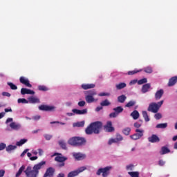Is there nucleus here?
<instances>
[{
	"mask_svg": "<svg viewBox=\"0 0 177 177\" xmlns=\"http://www.w3.org/2000/svg\"><path fill=\"white\" fill-rule=\"evenodd\" d=\"M102 128V122H95L90 124V127H88L86 129V133L87 135H92V133H99L100 132V129Z\"/></svg>",
	"mask_w": 177,
	"mask_h": 177,
	"instance_id": "1",
	"label": "nucleus"
},
{
	"mask_svg": "<svg viewBox=\"0 0 177 177\" xmlns=\"http://www.w3.org/2000/svg\"><path fill=\"white\" fill-rule=\"evenodd\" d=\"M86 143V140L82 137H73L68 140V144L71 146H84Z\"/></svg>",
	"mask_w": 177,
	"mask_h": 177,
	"instance_id": "2",
	"label": "nucleus"
},
{
	"mask_svg": "<svg viewBox=\"0 0 177 177\" xmlns=\"http://www.w3.org/2000/svg\"><path fill=\"white\" fill-rule=\"evenodd\" d=\"M164 104V100H162L158 102H151L149 104L148 107V111H151V113H158V110L161 109V106Z\"/></svg>",
	"mask_w": 177,
	"mask_h": 177,
	"instance_id": "3",
	"label": "nucleus"
},
{
	"mask_svg": "<svg viewBox=\"0 0 177 177\" xmlns=\"http://www.w3.org/2000/svg\"><path fill=\"white\" fill-rule=\"evenodd\" d=\"M9 127L10 128H11V129H12L13 131H20V129H21L22 126L21 124L20 123H17L16 122H13V118H8L6 121V124H9Z\"/></svg>",
	"mask_w": 177,
	"mask_h": 177,
	"instance_id": "4",
	"label": "nucleus"
},
{
	"mask_svg": "<svg viewBox=\"0 0 177 177\" xmlns=\"http://www.w3.org/2000/svg\"><path fill=\"white\" fill-rule=\"evenodd\" d=\"M86 93L88 94L85 96L86 103H93V102H97V99H95V97H93V96H96V95H97L96 91H86Z\"/></svg>",
	"mask_w": 177,
	"mask_h": 177,
	"instance_id": "5",
	"label": "nucleus"
},
{
	"mask_svg": "<svg viewBox=\"0 0 177 177\" xmlns=\"http://www.w3.org/2000/svg\"><path fill=\"white\" fill-rule=\"evenodd\" d=\"M86 113H88V109H83V110L74 109H72V112L66 113V115L68 117H74V115H75V114H77V115H82L84 114H86Z\"/></svg>",
	"mask_w": 177,
	"mask_h": 177,
	"instance_id": "6",
	"label": "nucleus"
},
{
	"mask_svg": "<svg viewBox=\"0 0 177 177\" xmlns=\"http://www.w3.org/2000/svg\"><path fill=\"white\" fill-rule=\"evenodd\" d=\"M112 169L113 167L111 166L100 168L97 171L96 174L100 176L102 174L103 177H107L109 175H110V170Z\"/></svg>",
	"mask_w": 177,
	"mask_h": 177,
	"instance_id": "7",
	"label": "nucleus"
},
{
	"mask_svg": "<svg viewBox=\"0 0 177 177\" xmlns=\"http://www.w3.org/2000/svg\"><path fill=\"white\" fill-rule=\"evenodd\" d=\"M86 169V167L83 166L81 167H79L77 169L72 171L68 174V177H75V176H78L82 172H84Z\"/></svg>",
	"mask_w": 177,
	"mask_h": 177,
	"instance_id": "8",
	"label": "nucleus"
},
{
	"mask_svg": "<svg viewBox=\"0 0 177 177\" xmlns=\"http://www.w3.org/2000/svg\"><path fill=\"white\" fill-rule=\"evenodd\" d=\"M136 133L130 136L131 139L133 140H138L140 139V138L143 136V133H145V130L136 129Z\"/></svg>",
	"mask_w": 177,
	"mask_h": 177,
	"instance_id": "9",
	"label": "nucleus"
},
{
	"mask_svg": "<svg viewBox=\"0 0 177 177\" xmlns=\"http://www.w3.org/2000/svg\"><path fill=\"white\" fill-rule=\"evenodd\" d=\"M24 173L26 175V177H37L38 176V172L35 170H33V169L28 166L26 169L24 171Z\"/></svg>",
	"mask_w": 177,
	"mask_h": 177,
	"instance_id": "10",
	"label": "nucleus"
},
{
	"mask_svg": "<svg viewBox=\"0 0 177 177\" xmlns=\"http://www.w3.org/2000/svg\"><path fill=\"white\" fill-rule=\"evenodd\" d=\"M113 113H110L109 117H111V118H115V117H118V114H120V113H122V111H124V108L122 106H118L116 108L113 109Z\"/></svg>",
	"mask_w": 177,
	"mask_h": 177,
	"instance_id": "11",
	"label": "nucleus"
},
{
	"mask_svg": "<svg viewBox=\"0 0 177 177\" xmlns=\"http://www.w3.org/2000/svg\"><path fill=\"white\" fill-rule=\"evenodd\" d=\"M39 110L41 111H55L56 110V106L52 105H40L39 106Z\"/></svg>",
	"mask_w": 177,
	"mask_h": 177,
	"instance_id": "12",
	"label": "nucleus"
},
{
	"mask_svg": "<svg viewBox=\"0 0 177 177\" xmlns=\"http://www.w3.org/2000/svg\"><path fill=\"white\" fill-rule=\"evenodd\" d=\"M19 81H20L21 84H23L28 88H32V85H31V84H30V80H28V78L22 76L19 78Z\"/></svg>",
	"mask_w": 177,
	"mask_h": 177,
	"instance_id": "13",
	"label": "nucleus"
},
{
	"mask_svg": "<svg viewBox=\"0 0 177 177\" xmlns=\"http://www.w3.org/2000/svg\"><path fill=\"white\" fill-rule=\"evenodd\" d=\"M162 96H164V89L160 88L157 90L155 93V100H160Z\"/></svg>",
	"mask_w": 177,
	"mask_h": 177,
	"instance_id": "14",
	"label": "nucleus"
},
{
	"mask_svg": "<svg viewBox=\"0 0 177 177\" xmlns=\"http://www.w3.org/2000/svg\"><path fill=\"white\" fill-rule=\"evenodd\" d=\"M66 160L67 157L62 156V154L55 157V161H57V162H62L60 165V167H64V161H66Z\"/></svg>",
	"mask_w": 177,
	"mask_h": 177,
	"instance_id": "15",
	"label": "nucleus"
},
{
	"mask_svg": "<svg viewBox=\"0 0 177 177\" xmlns=\"http://www.w3.org/2000/svg\"><path fill=\"white\" fill-rule=\"evenodd\" d=\"M21 94L22 95H35V91L27 88H22L21 89Z\"/></svg>",
	"mask_w": 177,
	"mask_h": 177,
	"instance_id": "16",
	"label": "nucleus"
},
{
	"mask_svg": "<svg viewBox=\"0 0 177 177\" xmlns=\"http://www.w3.org/2000/svg\"><path fill=\"white\" fill-rule=\"evenodd\" d=\"M45 164H46V162L45 161H41L40 162H39L37 165H35L33 167V170L36 171V172H37V174H39V169H41L42 168V167H44V165H45Z\"/></svg>",
	"mask_w": 177,
	"mask_h": 177,
	"instance_id": "17",
	"label": "nucleus"
},
{
	"mask_svg": "<svg viewBox=\"0 0 177 177\" xmlns=\"http://www.w3.org/2000/svg\"><path fill=\"white\" fill-rule=\"evenodd\" d=\"M73 156L75 158L77 161H81V160H84L85 158V154L81 153H72Z\"/></svg>",
	"mask_w": 177,
	"mask_h": 177,
	"instance_id": "18",
	"label": "nucleus"
},
{
	"mask_svg": "<svg viewBox=\"0 0 177 177\" xmlns=\"http://www.w3.org/2000/svg\"><path fill=\"white\" fill-rule=\"evenodd\" d=\"M148 141L150 142V143H158V142H160V138H158L157 135L153 134L148 138Z\"/></svg>",
	"mask_w": 177,
	"mask_h": 177,
	"instance_id": "19",
	"label": "nucleus"
},
{
	"mask_svg": "<svg viewBox=\"0 0 177 177\" xmlns=\"http://www.w3.org/2000/svg\"><path fill=\"white\" fill-rule=\"evenodd\" d=\"M28 103H30L32 104H35L37 103H41V101L39 100V98L34 96L29 97L28 98Z\"/></svg>",
	"mask_w": 177,
	"mask_h": 177,
	"instance_id": "20",
	"label": "nucleus"
},
{
	"mask_svg": "<svg viewBox=\"0 0 177 177\" xmlns=\"http://www.w3.org/2000/svg\"><path fill=\"white\" fill-rule=\"evenodd\" d=\"M95 86V84H82L81 85V88L84 91H86L88 89H93Z\"/></svg>",
	"mask_w": 177,
	"mask_h": 177,
	"instance_id": "21",
	"label": "nucleus"
},
{
	"mask_svg": "<svg viewBox=\"0 0 177 177\" xmlns=\"http://www.w3.org/2000/svg\"><path fill=\"white\" fill-rule=\"evenodd\" d=\"M112 123L111 122L109 121L106 123V125L104 127V129L106 132H113L114 131V128L111 127Z\"/></svg>",
	"mask_w": 177,
	"mask_h": 177,
	"instance_id": "22",
	"label": "nucleus"
},
{
	"mask_svg": "<svg viewBox=\"0 0 177 177\" xmlns=\"http://www.w3.org/2000/svg\"><path fill=\"white\" fill-rule=\"evenodd\" d=\"M176 82H177V76L172 77L169 80L168 86H174V85H175Z\"/></svg>",
	"mask_w": 177,
	"mask_h": 177,
	"instance_id": "23",
	"label": "nucleus"
},
{
	"mask_svg": "<svg viewBox=\"0 0 177 177\" xmlns=\"http://www.w3.org/2000/svg\"><path fill=\"white\" fill-rule=\"evenodd\" d=\"M151 86L149 83L144 84L142 87L141 92L142 93H147V92H149V89H150Z\"/></svg>",
	"mask_w": 177,
	"mask_h": 177,
	"instance_id": "24",
	"label": "nucleus"
},
{
	"mask_svg": "<svg viewBox=\"0 0 177 177\" xmlns=\"http://www.w3.org/2000/svg\"><path fill=\"white\" fill-rule=\"evenodd\" d=\"M16 149H17V145H10L6 147V151H7V153H12L13 151L16 150Z\"/></svg>",
	"mask_w": 177,
	"mask_h": 177,
	"instance_id": "25",
	"label": "nucleus"
},
{
	"mask_svg": "<svg viewBox=\"0 0 177 177\" xmlns=\"http://www.w3.org/2000/svg\"><path fill=\"white\" fill-rule=\"evenodd\" d=\"M131 117H132L133 120H138L139 117H140V114L139 113V111L134 110L131 114Z\"/></svg>",
	"mask_w": 177,
	"mask_h": 177,
	"instance_id": "26",
	"label": "nucleus"
},
{
	"mask_svg": "<svg viewBox=\"0 0 177 177\" xmlns=\"http://www.w3.org/2000/svg\"><path fill=\"white\" fill-rule=\"evenodd\" d=\"M116 89L121 90L124 89V88H127V84L124 82H121L115 85Z\"/></svg>",
	"mask_w": 177,
	"mask_h": 177,
	"instance_id": "27",
	"label": "nucleus"
},
{
	"mask_svg": "<svg viewBox=\"0 0 177 177\" xmlns=\"http://www.w3.org/2000/svg\"><path fill=\"white\" fill-rule=\"evenodd\" d=\"M60 147H62V149H63L64 150H66L67 149V144L66 143V141L61 140L58 142Z\"/></svg>",
	"mask_w": 177,
	"mask_h": 177,
	"instance_id": "28",
	"label": "nucleus"
},
{
	"mask_svg": "<svg viewBox=\"0 0 177 177\" xmlns=\"http://www.w3.org/2000/svg\"><path fill=\"white\" fill-rule=\"evenodd\" d=\"M27 139L24 138V139H21L19 141H17L16 142V146L17 147H20V146H23V145H24L25 143H27Z\"/></svg>",
	"mask_w": 177,
	"mask_h": 177,
	"instance_id": "29",
	"label": "nucleus"
},
{
	"mask_svg": "<svg viewBox=\"0 0 177 177\" xmlns=\"http://www.w3.org/2000/svg\"><path fill=\"white\" fill-rule=\"evenodd\" d=\"M169 151H171L169 150V149H168L166 147H163L161 148V151H160V154L162 156L164 154H168V153H169Z\"/></svg>",
	"mask_w": 177,
	"mask_h": 177,
	"instance_id": "30",
	"label": "nucleus"
},
{
	"mask_svg": "<svg viewBox=\"0 0 177 177\" xmlns=\"http://www.w3.org/2000/svg\"><path fill=\"white\" fill-rule=\"evenodd\" d=\"M142 116L143 118L145 119V121L146 122H149V121H150V118H149V115L147 114V111H142Z\"/></svg>",
	"mask_w": 177,
	"mask_h": 177,
	"instance_id": "31",
	"label": "nucleus"
},
{
	"mask_svg": "<svg viewBox=\"0 0 177 177\" xmlns=\"http://www.w3.org/2000/svg\"><path fill=\"white\" fill-rule=\"evenodd\" d=\"M24 169H26V166H24V165L21 166L19 168L18 172L16 174L15 177L20 176L21 175V174L23 173V171H24Z\"/></svg>",
	"mask_w": 177,
	"mask_h": 177,
	"instance_id": "32",
	"label": "nucleus"
},
{
	"mask_svg": "<svg viewBox=\"0 0 177 177\" xmlns=\"http://www.w3.org/2000/svg\"><path fill=\"white\" fill-rule=\"evenodd\" d=\"M168 127L167 123H160L156 125V128L160 129H165Z\"/></svg>",
	"mask_w": 177,
	"mask_h": 177,
	"instance_id": "33",
	"label": "nucleus"
},
{
	"mask_svg": "<svg viewBox=\"0 0 177 177\" xmlns=\"http://www.w3.org/2000/svg\"><path fill=\"white\" fill-rule=\"evenodd\" d=\"M17 102L20 104H28V100H27L26 98H19L17 100Z\"/></svg>",
	"mask_w": 177,
	"mask_h": 177,
	"instance_id": "34",
	"label": "nucleus"
},
{
	"mask_svg": "<svg viewBox=\"0 0 177 177\" xmlns=\"http://www.w3.org/2000/svg\"><path fill=\"white\" fill-rule=\"evenodd\" d=\"M118 100L119 103H124V102L127 100V96H125L124 95H122L118 97Z\"/></svg>",
	"mask_w": 177,
	"mask_h": 177,
	"instance_id": "35",
	"label": "nucleus"
},
{
	"mask_svg": "<svg viewBox=\"0 0 177 177\" xmlns=\"http://www.w3.org/2000/svg\"><path fill=\"white\" fill-rule=\"evenodd\" d=\"M73 125L74 127H77L78 128L82 127H84V125H85V122L84 121L78 122L76 123H73Z\"/></svg>",
	"mask_w": 177,
	"mask_h": 177,
	"instance_id": "36",
	"label": "nucleus"
},
{
	"mask_svg": "<svg viewBox=\"0 0 177 177\" xmlns=\"http://www.w3.org/2000/svg\"><path fill=\"white\" fill-rule=\"evenodd\" d=\"M143 71L147 74H151V73H153V68H151V66H147L144 68Z\"/></svg>",
	"mask_w": 177,
	"mask_h": 177,
	"instance_id": "37",
	"label": "nucleus"
},
{
	"mask_svg": "<svg viewBox=\"0 0 177 177\" xmlns=\"http://www.w3.org/2000/svg\"><path fill=\"white\" fill-rule=\"evenodd\" d=\"M140 71H143V69L130 71L127 74L128 75H133L134 74H137V73H140Z\"/></svg>",
	"mask_w": 177,
	"mask_h": 177,
	"instance_id": "38",
	"label": "nucleus"
},
{
	"mask_svg": "<svg viewBox=\"0 0 177 177\" xmlns=\"http://www.w3.org/2000/svg\"><path fill=\"white\" fill-rule=\"evenodd\" d=\"M27 156L31 161H35V160H38V156H31L32 154L30 152L27 153Z\"/></svg>",
	"mask_w": 177,
	"mask_h": 177,
	"instance_id": "39",
	"label": "nucleus"
},
{
	"mask_svg": "<svg viewBox=\"0 0 177 177\" xmlns=\"http://www.w3.org/2000/svg\"><path fill=\"white\" fill-rule=\"evenodd\" d=\"M136 104V101L135 100H131L129 101L125 106V107H133V106H135Z\"/></svg>",
	"mask_w": 177,
	"mask_h": 177,
	"instance_id": "40",
	"label": "nucleus"
},
{
	"mask_svg": "<svg viewBox=\"0 0 177 177\" xmlns=\"http://www.w3.org/2000/svg\"><path fill=\"white\" fill-rule=\"evenodd\" d=\"M129 175L131 177H139V172L138 171H129Z\"/></svg>",
	"mask_w": 177,
	"mask_h": 177,
	"instance_id": "41",
	"label": "nucleus"
},
{
	"mask_svg": "<svg viewBox=\"0 0 177 177\" xmlns=\"http://www.w3.org/2000/svg\"><path fill=\"white\" fill-rule=\"evenodd\" d=\"M122 133L124 135L128 136L129 133H131V128L129 127H126L122 130Z\"/></svg>",
	"mask_w": 177,
	"mask_h": 177,
	"instance_id": "42",
	"label": "nucleus"
},
{
	"mask_svg": "<svg viewBox=\"0 0 177 177\" xmlns=\"http://www.w3.org/2000/svg\"><path fill=\"white\" fill-rule=\"evenodd\" d=\"M7 84L12 91H16V89H17V86L15 85L13 83L8 82Z\"/></svg>",
	"mask_w": 177,
	"mask_h": 177,
	"instance_id": "43",
	"label": "nucleus"
},
{
	"mask_svg": "<svg viewBox=\"0 0 177 177\" xmlns=\"http://www.w3.org/2000/svg\"><path fill=\"white\" fill-rule=\"evenodd\" d=\"M39 91H43L44 92H46V91H49V88L46 86H38Z\"/></svg>",
	"mask_w": 177,
	"mask_h": 177,
	"instance_id": "44",
	"label": "nucleus"
},
{
	"mask_svg": "<svg viewBox=\"0 0 177 177\" xmlns=\"http://www.w3.org/2000/svg\"><path fill=\"white\" fill-rule=\"evenodd\" d=\"M101 106H110L111 103L109 101V100H105L104 101H102L101 103H100Z\"/></svg>",
	"mask_w": 177,
	"mask_h": 177,
	"instance_id": "45",
	"label": "nucleus"
},
{
	"mask_svg": "<svg viewBox=\"0 0 177 177\" xmlns=\"http://www.w3.org/2000/svg\"><path fill=\"white\" fill-rule=\"evenodd\" d=\"M113 143H118L117 142V140L115 138H110L108 140V145L109 146H111V145H113Z\"/></svg>",
	"mask_w": 177,
	"mask_h": 177,
	"instance_id": "46",
	"label": "nucleus"
},
{
	"mask_svg": "<svg viewBox=\"0 0 177 177\" xmlns=\"http://www.w3.org/2000/svg\"><path fill=\"white\" fill-rule=\"evenodd\" d=\"M147 82V78H143L138 81V85H143Z\"/></svg>",
	"mask_w": 177,
	"mask_h": 177,
	"instance_id": "47",
	"label": "nucleus"
},
{
	"mask_svg": "<svg viewBox=\"0 0 177 177\" xmlns=\"http://www.w3.org/2000/svg\"><path fill=\"white\" fill-rule=\"evenodd\" d=\"M142 120H139L138 122L134 123L135 128H140L142 127Z\"/></svg>",
	"mask_w": 177,
	"mask_h": 177,
	"instance_id": "48",
	"label": "nucleus"
},
{
	"mask_svg": "<svg viewBox=\"0 0 177 177\" xmlns=\"http://www.w3.org/2000/svg\"><path fill=\"white\" fill-rule=\"evenodd\" d=\"M134 167L135 166L133 165H128L127 166H126V169L127 171H133Z\"/></svg>",
	"mask_w": 177,
	"mask_h": 177,
	"instance_id": "49",
	"label": "nucleus"
},
{
	"mask_svg": "<svg viewBox=\"0 0 177 177\" xmlns=\"http://www.w3.org/2000/svg\"><path fill=\"white\" fill-rule=\"evenodd\" d=\"M6 144L1 142L0 143V151H2V150H5V149H6Z\"/></svg>",
	"mask_w": 177,
	"mask_h": 177,
	"instance_id": "50",
	"label": "nucleus"
},
{
	"mask_svg": "<svg viewBox=\"0 0 177 177\" xmlns=\"http://www.w3.org/2000/svg\"><path fill=\"white\" fill-rule=\"evenodd\" d=\"M115 139H116V142L118 143V142H121V140H122L124 138H122V136L118 134L116 136Z\"/></svg>",
	"mask_w": 177,
	"mask_h": 177,
	"instance_id": "51",
	"label": "nucleus"
},
{
	"mask_svg": "<svg viewBox=\"0 0 177 177\" xmlns=\"http://www.w3.org/2000/svg\"><path fill=\"white\" fill-rule=\"evenodd\" d=\"M44 137L45 138L46 140H50L53 138V136L50 134H44Z\"/></svg>",
	"mask_w": 177,
	"mask_h": 177,
	"instance_id": "52",
	"label": "nucleus"
},
{
	"mask_svg": "<svg viewBox=\"0 0 177 177\" xmlns=\"http://www.w3.org/2000/svg\"><path fill=\"white\" fill-rule=\"evenodd\" d=\"M154 118H156V120H161V118H162V115H161V113H156L154 115Z\"/></svg>",
	"mask_w": 177,
	"mask_h": 177,
	"instance_id": "53",
	"label": "nucleus"
},
{
	"mask_svg": "<svg viewBox=\"0 0 177 177\" xmlns=\"http://www.w3.org/2000/svg\"><path fill=\"white\" fill-rule=\"evenodd\" d=\"M137 83H138V80L136 79V80H133L130 81V82L129 83V85L130 86H132V85H135Z\"/></svg>",
	"mask_w": 177,
	"mask_h": 177,
	"instance_id": "54",
	"label": "nucleus"
},
{
	"mask_svg": "<svg viewBox=\"0 0 177 177\" xmlns=\"http://www.w3.org/2000/svg\"><path fill=\"white\" fill-rule=\"evenodd\" d=\"M41 119V115H36L33 117H32V120H34V121H38Z\"/></svg>",
	"mask_w": 177,
	"mask_h": 177,
	"instance_id": "55",
	"label": "nucleus"
},
{
	"mask_svg": "<svg viewBox=\"0 0 177 177\" xmlns=\"http://www.w3.org/2000/svg\"><path fill=\"white\" fill-rule=\"evenodd\" d=\"M50 124H60V125H66V123L59 122V121H54V122H50Z\"/></svg>",
	"mask_w": 177,
	"mask_h": 177,
	"instance_id": "56",
	"label": "nucleus"
},
{
	"mask_svg": "<svg viewBox=\"0 0 177 177\" xmlns=\"http://www.w3.org/2000/svg\"><path fill=\"white\" fill-rule=\"evenodd\" d=\"M98 96H110V93H100Z\"/></svg>",
	"mask_w": 177,
	"mask_h": 177,
	"instance_id": "57",
	"label": "nucleus"
},
{
	"mask_svg": "<svg viewBox=\"0 0 177 177\" xmlns=\"http://www.w3.org/2000/svg\"><path fill=\"white\" fill-rule=\"evenodd\" d=\"M30 151L29 149H25L22 153L21 154V157H24V156H26V154H27V152Z\"/></svg>",
	"mask_w": 177,
	"mask_h": 177,
	"instance_id": "58",
	"label": "nucleus"
},
{
	"mask_svg": "<svg viewBox=\"0 0 177 177\" xmlns=\"http://www.w3.org/2000/svg\"><path fill=\"white\" fill-rule=\"evenodd\" d=\"M37 153L39 156H44V150L42 149H37Z\"/></svg>",
	"mask_w": 177,
	"mask_h": 177,
	"instance_id": "59",
	"label": "nucleus"
},
{
	"mask_svg": "<svg viewBox=\"0 0 177 177\" xmlns=\"http://www.w3.org/2000/svg\"><path fill=\"white\" fill-rule=\"evenodd\" d=\"M77 104L80 107H84L85 106V101H80Z\"/></svg>",
	"mask_w": 177,
	"mask_h": 177,
	"instance_id": "60",
	"label": "nucleus"
},
{
	"mask_svg": "<svg viewBox=\"0 0 177 177\" xmlns=\"http://www.w3.org/2000/svg\"><path fill=\"white\" fill-rule=\"evenodd\" d=\"M3 96H6L7 97H10L11 95L8 92H3L2 93Z\"/></svg>",
	"mask_w": 177,
	"mask_h": 177,
	"instance_id": "61",
	"label": "nucleus"
},
{
	"mask_svg": "<svg viewBox=\"0 0 177 177\" xmlns=\"http://www.w3.org/2000/svg\"><path fill=\"white\" fill-rule=\"evenodd\" d=\"M5 176V170L4 169H0V177Z\"/></svg>",
	"mask_w": 177,
	"mask_h": 177,
	"instance_id": "62",
	"label": "nucleus"
},
{
	"mask_svg": "<svg viewBox=\"0 0 177 177\" xmlns=\"http://www.w3.org/2000/svg\"><path fill=\"white\" fill-rule=\"evenodd\" d=\"M158 164H159V165H160V167H162L163 165H165V161L160 160H159Z\"/></svg>",
	"mask_w": 177,
	"mask_h": 177,
	"instance_id": "63",
	"label": "nucleus"
},
{
	"mask_svg": "<svg viewBox=\"0 0 177 177\" xmlns=\"http://www.w3.org/2000/svg\"><path fill=\"white\" fill-rule=\"evenodd\" d=\"M4 111H5L6 113H12V108H6V109H4Z\"/></svg>",
	"mask_w": 177,
	"mask_h": 177,
	"instance_id": "64",
	"label": "nucleus"
}]
</instances>
